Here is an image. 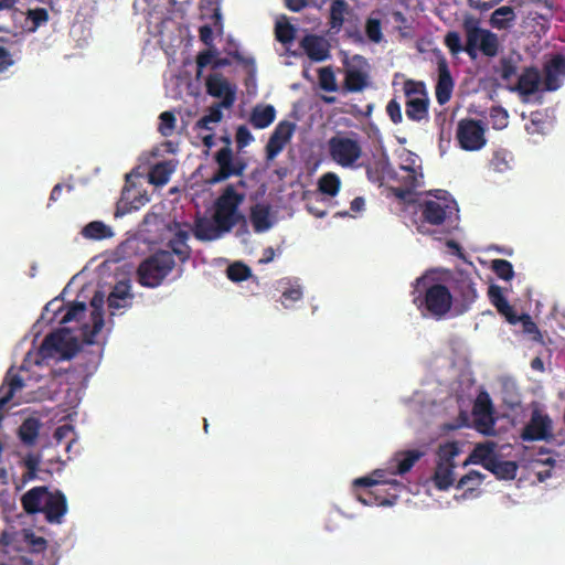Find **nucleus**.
<instances>
[{
  "instance_id": "f257e3e1",
  "label": "nucleus",
  "mask_w": 565,
  "mask_h": 565,
  "mask_svg": "<svg viewBox=\"0 0 565 565\" xmlns=\"http://www.w3.org/2000/svg\"><path fill=\"white\" fill-rule=\"evenodd\" d=\"M423 456L424 452L420 450L397 451L387 462V467L385 469H377L373 472V476L376 478L364 477L355 479L353 481V487L373 488L390 484L396 490L402 489L404 486L401 482L386 479V476L395 477L408 473V471H411L416 465V461H418Z\"/></svg>"
},
{
  "instance_id": "f03ea898",
  "label": "nucleus",
  "mask_w": 565,
  "mask_h": 565,
  "mask_svg": "<svg viewBox=\"0 0 565 565\" xmlns=\"http://www.w3.org/2000/svg\"><path fill=\"white\" fill-rule=\"evenodd\" d=\"M245 194L236 192L234 185H226L214 203V221L221 230L230 232L236 224L244 221L239 205L244 202Z\"/></svg>"
},
{
  "instance_id": "7ed1b4c3",
  "label": "nucleus",
  "mask_w": 565,
  "mask_h": 565,
  "mask_svg": "<svg viewBox=\"0 0 565 565\" xmlns=\"http://www.w3.org/2000/svg\"><path fill=\"white\" fill-rule=\"evenodd\" d=\"M175 262L169 250H159L143 259L137 268L138 282L157 288L174 268Z\"/></svg>"
},
{
  "instance_id": "20e7f679",
  "label": "nucleus",
  "mask_w": 565,
  "mask_h": 565,
  "mask_svg": "<svg viewBox=\"0 0 565 565\" xmlns=\"http://www.w3.org/2000/svg\"><path fill=\"white\" fill-rule=\"evenodd\" d=\"M406 116L409 120L420 122L428 119L429 97L423 82L407 79L404 83Z\"/></svg>"
},
{
  "instance_id": "39448f33",
  "label": "nucleus",
  "mask_w": 565,
  "mask_h": 565,
  "mask_svg": "<svg viewBox=\"0 0 565 565\" xmlns=\"http://www.w3.org/2000/svg\"><path fill=\"white\" fill-rule=\"evenodd\" d=\"M454 297L447 286L434 284L425 290L424 297L418 301L417 308H423L436 319H443L450 311Z\"/></svg>"
},
{
  "instance_id": "423d86ee",
  "label": "nucleus",
  "mask_w": 565,
  "mask_h": 565,
  "mask_svg": "<svg viewBox=\"0 0 565 565\" xmlns=\"http://www.w3.org/2000/svg\"><path fill=\"white\" fill-rule=\"evenodd\" d=\"M328 147L332 160L344 168L354 167L362 156V148L358 140L348 136L331 137Z\"/></svg>"
},
{
  "instance_id": "0eeeda50",
  "label": "nucleus",
  "mask_w": 565,
  "mask_h": 565,
  "mask_svg": "<svg viewBox=\"0 0 565 565\" xmlns=\"http://www.w3.org/2000/svg\"><path fill=\"white\" fill-rule=\"evenodd\" d=\"M486 128L478 119L465 118L458 121L456 139L465 151H479L487 142Z\"/></svg>"
},
{
  "instance_id": "6e6552de",
  "label": "nucleus",
  "mask_w": 565,
  "mask_h": 565,
  "mask_svg": "<svg viewBox=\"0 0 565 565\" xmlns=\"http://www.w3.org/2000/svg\"><path fill=\"white\" fill-rule=\"evenodd\" d=\"M451 289L458 312L463 313L470 310L471 305L478 298L477 285L471 276L463 271H459L451 280Z\"/></svg>"
},
{
  "instance_id": "1a4fd4ad",
  "label": "nucleus",
  "mask_w": 565,
  "mask_h": 565,
  "mask_svg": "<svg viewBox=\"0 0 565 565\" xmlns=\"http://www.w3.org/2000/svg\"><path fill=\"white\" fill-rule=\"evenodd\" d=\"M215 161L218 170L211 178V184H217L232 178V175H243L247 164L241 160L235 159L231 148L223 147L216 154Z\"/></svg>"
},
{
  "instance_id": "9d476101",
  "label": "nucleus",
  "mask_w": 565,
  "mask_h": 565,
  "mask_svg": "<svg viewBox=\"0 0 565 565\" xmlns=\"http://www.w3.org/2000/svg\"><path fill=\"white\" fill-rule=\"evenodd\" d=\"M351 61L345 68L343 87L349 93H359L369 86L367 61L361 55H354Z\"/></svg>"
},
{
  "instance_id": "9b49d317",
  "label": "nucleus",
  "mask_w": 565,
  "mask_h": 565,
  "mask_svg": "<svg viewBox=\"0 0 565 565\" xmlns=\"http://www.w3.org/2000/svg\"><path fill=\"white\" fill-rule=\"evenodd\" d=\"M520 436L523 440H550L553 436L550 416L540 409H534Z\"/></svg>"
},
{
  "instance_id": "f8f14e48",
  "label": "nucleus",
  "mask_w": 565,
  "mask_h": 565,
  "mask_svg": "<svg viewBox=\"0 0 565 565\" xmlns=\"http://www.w3.org/2000/svg\"><path fill=\"white\" fill-rule=\"evenodd\" d=\"M206 93L213 97L221 98L220 104L224 108L231 107L235 102L236 88L222 73H211L205 78Z\"/></svg>"
},
{
  "instance_id": "ddd939ff",
  "label": "nucleus",
  "mask_w": 565,
  "mask_h": 565,
  "mask_svg": "<svg viewBox=\"0 0 565 565\" xmlns=\"http://www.w3.org/2000/svg\"><path fill=\"white\" fill-rule=\"evenodd\" d=\"M295 129L296 125L288 120H282L276 126L265 147L266 160L271 161L284 151Z\"/></svg>"
},
{
  "instance_id": "4468645a",
  "label": "nucleus",
  "mask_w": 565,
  "mask_h": 565,
  "mask_svg": "<svg viewBox=\"0 0 565 565\" xmlns=\"http://www.w3.org/2000/svg\"><path fill=\"white\" fill-rule=\"evenodd\" d=\"M66 348L65 332L57 330L46 334L38 349L35 363L55 358L56 354H64Z\"/></svg>"
},
{
  "instance_id": "2eb2a0df",
  "label": "nucleus",
  "mask_w": 565,
  "mask_h": 565,
  "mask_svg": "<svg viewBox=\"0 0 565 565\" xmlns=\"http://www.w3.org/2000/svg\"><path fill=\"white\" fill-rule=\"evenodd\" d=\"M544 88L547 92L557 90L562 86V76H565V56L554 55L544 65Z\"/></svg>"
},
{
  "instance_id": "dca6fc26",
  "label": "nucleus",
  "mask_w": 565,
  "mask_h": 565,
  "mask_svg": "<svg viewBox=\"0 0 565 565\" xmlns=\"http://www.w3.org/2000/svg\"><path fill=\"white\" fill-rule=\"evenodd\" d=\"M542 84L541 73L537 67H525L519 75L514 86H510L511 92H518L521 96H530L540 90Z\"/></svg>"
},
{
  "instance_id": "f3484780",
  "label": "nucleus",
  "mask_w": 565,
  "mask_h": 565,
  "mask_svg": "<svg viewBox=\"0 0 565 565\" xmlns=\"http://www.w3.org/2000/svg\"><path fill=\"white\" fill-rule=\"evenodd\" d=\"M422 220L431 225H441L451 214L450 206L445 202L426 200L419 204Z\"/></svg>"
},
{
  "instance_id": "a211bd4d",
  "label": "nucleus",
  "mask_w": 565,
  "mask_h": 565,
  "mask_svg": "<svg viewBox=\"0 0 565 565\" xmlns=\"http://www.w3.org/2000/svg\"><path fill=\"white\" fill-rule=\"evenodd\" d=\"M437 68L438 82L435 88V94L437 102L440 105H445L450 99L454 89V81L448 68L447 58L445 56L438 58Z\"/></svg>"
},
{
  "instance_id": "6ab92c4d",
  "label": "nucleus",
  "mask_w": 565,
  "mask_h": 565,
  "mask_svg": "<svg viewBox=\"0 0 565 565\" xmlns=\"http://www.w3.org/2000/svg\"><path fill=\"white\" fill-rule=\"evenodd\" d=\"M66 511V498L63 492H49L44 500L42 512L46 521L50 523H61Z\"/></svg>"
},
{
  "instance_id": "aec40b11",
  "label": "nucleus",
  "mask_w": 565,
  "mask_h": 565,
  "mask_svg": "<svg viewBox=\"0 0 565 565\" xmlns=\"http://www.w3.org/2000/svg\"><path fill=\"white\" fill-rule=\"evenodd\" d=\"M24 387V382L19 373H14L13 369H9L4 380L0 386V423L2 420L1 409L14 396L17 392ZM2 452V444L0 441V456Z\"/></svg>"
},
{
  "instance_id": "412c9836",
  "label": "nucleus",
  "mask_w": 565,
  "mask_h": 565,
  "mask_svg": "<svg viewBox=\"0 0 565 565\" xmlns=\"http://www.w3.org/2000/svg\"><path fill=\"white\" fill-rule=\"evenodd\" d=\"M301 47L311 61L322 62L330 56V46L328 41L321 35H306L301 40Z\"/></svg>"
},
{
  "instance_id": "4be33fe9",
  "label": "nucleus",
  "mask_w": 565,
  "mask_h": 565,
  "mask_svg": "<svg viewBox=\"0 0 565 565\" xmlns=\"http://www.w3.org/2000/svg\"><path fill=\"white\" fill-rule=\"evenodd\" d=\"M223 233L226 232L215 223L214 216L212 220L202 217L194 222L193 235L200 241H214L220 238Z\"/></svg>"
},
{
  "instance_id": "5701e85b",
  "label": "nucleus",
  "mask_w": 565,
  "mask_h": 565,
  "mask_svg": "<svg viewBox=\"0 0 565 565\" xmlns=\"http://www.w3.org/2000/svg\"><path fill=\"white\" fill-rule=\"evenodd\" d=\"M47 488L34 487L33 489L25 492L21 499L23 510L28 514H36L43 512V503L47 497Z\"/></svg>"
},
{
  "instance_id": "b1692460",
  "label": "nucleus",
  "mask_w": 565,
  "mask_h": 565,
  "mask_svg": "<svg viewBox=\"0 0 565 565\" xmlns=\"http://www.w3.org/2000/svg\"><path fill=\"white\" fill-rule=\"evenodd\" d=\"M250 222L254 226V232L263 233L268 231L274 222L270 215V205L264 203H256L250 207Z\"/></svg>"
},
{
  "instance_id": "393cba45",
  "label": "nucleus",
  "mask_w": 565,
  "mask_h": 565,
  "mask_svg": "<svg viewBox=\"0 0 565 565\" xmlns=\"http://www.w3.org/2000/svg\"><path fill=\"white\" fill-rule=\"evenodd\" d=\"M276 119V108L271 104H257L252 110L249 122L256 129L270 126Z\"/></svg>"
},
{
  "instance_id": "a878e982",
  "label": "nucleus",
  "mask_w": 565,
  "mask_h": 565,
  "mask_svg": "<svg viewBox=\"0 0 565 565\" xmlns=\"http://www.w3.org/2000/svg\"><path fill=\"white\" fill-rule=\"evenodd\" d=\"M189 233L184 230L178 231L172 238L169 239L167 246L170 253L179 257L182 263H185L191 257V247L188 244Z\"/></svg>"
},
{
  "instance_id": "bb28decb",
  "label": "nucleus",
  "mask_w": 565,
  "mask_h": 565,
  "mask_svg": "<svg viewBox=\"0 0 565 565\" xmlns=\"http://www.w3.org/2000/svg\"><path fill=\"white\" fill-rule=\"evenodd\" d=\"M497 457L495 455V444L494 443H484L476 446L473 451L470 454L468 460H466L465 465L469 462H473L477 465H481L484 469H488V463L492 462Z\"/></svg>"
},
{
  "instance_id": "cd10ccee",
  "label": "nucleus",
  "mask_w": 565,
  "mask_h": 565,
  "mask_svg": "<svg viewBox=\"0 0 565 565\" xmlns=\"http://www.w3.org/2000/svg\"><path fill=\"white\" fill-rule=\"evenodd\" d=\"M463 28L467 34V41L465 45V52L470 58L475 60L478 57V51L480 50L481 36L484 29L466 21Z\"/></svg>"
},
{
  "instance_id": "c85d7f7f",
  "label": "nucleus",
  "mask_w": 565,
  "mask_h": 565,
  "mask_svg": "<svg viewBox=\"0 0 565 565\" xmlns=\"http://www.w3.org/2000/svg\"><path fill=\"white\" fill-rule=\"evenodd\" d=\"M499 480L511 481L516 476L518 465L511 460H500L498 456L488 463V469Z\"/></svg>"
},
{
  "instance_id": "c756f323",
  "label": "nucleus",
  "mask_w": 565,
  "mask_h": 565,
  "mask_svg": "<svg viewBox=\"0 0 565 565\" xmlns=\"http://www.w3.org/2000/svg\"><path fill=\"white\" fill-rule=\"evenodd\" d=\"M349 9L350 6L345 0H332L329 12V26L334 33H338L343 26Z\"/></svg>"
},
{
  "instance_id": "7c9ffc66",
  "label": "nucleus",
  "mask_w": 565,
  "mask_h": 565,
  "mask_svg": "<svg viewBox=\"0 0 565 565\" xmlns=\"http://www.w3.org/2000/svg\"><path fill=\"white\" fill-rule=\"evenodd\" d=\"M455 463H440L437 462L433 481L437 489L447 490L454 484V468Z\"/></svg>"
},
{
  "instance_id": "2f4dec72",
  "label": "nucleus",
  "mask_w": 565,
  "mask_h": 565,
  "mask_svg": "<svg viewBox=\"0 0 565 565\" xmlns=\"http://www.w3.org/2000/svg\"><path fill=\"white\" fill-rule=\"evenodd\" d=\"M515 20V13L511 6L497 8L490 18V25L498 30L509 29Z\"/></svg>"
},
{
  "instance_id": "473e14b6",
  "label": "nucleus",
  "mask_w": 565,
  "mask_h": 565,
  "mask_svg": "<svg viewBox=\"0 0 565 565\" xmlns=\"http://www.w3.org/2000/svg\"><path fill=\"white\" fill-rule=\"evenodd\" d=\"M129 289H130L129 282H127V281L117 282L108 296V299H107L108 306L110 308H115L116 310H118V308H126L127 300L129 298H131Z\"/></svg>"
},
{
  "instance_id": "72a5a7b5",
  "label": "nucleus",
  "mask_w": 565,
  "mask_h": 565,
  "mask_svg": "<svg viewBox=\"0 0 565 565\" xmlns=\"http://www.w3.org/2000/svg\"><path fill=\"white\" fill-rule=\"evenodd\" d=\"M40 430V422L34 417L25 419L19 427L20 440L25 446H34Z\"/></svg>"
},
{
  "instance_id": "f704fd0d",
  "label": "nucleus",
  "mask_w": 565,
  "mask_h": 565,
  "mask_svg": "<svg viewBox=\"0 0 565 565\" xmlns=\"http://www.w3.org/2000/svg\"><path fill=\"white\" fill-rule=\"evenodd\" d=\"M341 189L340 177L335 172H326L318 180V190L329 196H335Z\"/></svg>"
},
{
  "instance_id": "c9c22d12",
  "label": "nucleus",
  "mask_w": 565,
  "mask_h": 565,
  "mask_svg": "<svg viewBox=\"0 0 565 565\" xmlns=\"http://www.w3.org/2000/svg\"><path fill=\"white\" fill-rule=\"evenodd\" d=\"M172 168L170 162L161 161L154 164L149 172V182L157 186H162L169 182Z\"/></svg>"
},
{
  "instance_id": "e433bc0d",
  "label": "nucleus",
  "mask_w": 565,
  "mask_h": 565,
  "mask_svg": "<svg viewBox=\"0 0 565 565\" xmlns=\"http://www.w3.org/2000/svg\"><path fill=\"white\" fill-rule=\"evenodd\" d=\"M82 234L84 237L92 239H103L114 235L111 227L100 221H94L85 225Z\"/></svg>"
},
{
  "instance_id": "4c0bfd02",
  "label": "nucleus",
  "mask_w": 565,
  "mask_h": 565,
  "mask_svg": "<svg viewBox=\"0 0 565 565\" xmlns=\"http://www.w3.org/2000/svg\"><path fill=\"white\" fill-rule=\"evenodd\" d=\"M406 170L409 171V174L407 177V188H393L392 192L393 194L404 201V202H412L414 200V190L415 188L419 186L417 182L416 171L413 168H406Z\"/></svg>"
},
{
  "instance_id": "58836bf2",
  "label": "nucleus",
  "mask_w": 565,
  "mask_h": 565,
  "mask_svg": "<svg viewBox=\"0 0 565 565\" xmlns=\"http://www.w3.org/2000/svg\"><path fill=\"white\" fill-rule=\"evenodd\" d=\"M21 543L28 548L31 553H41L46 550L47 542L43 536L35 535L34 532L30 529H24L21 532Z\"/></svg>"
},
{
  "instance_id": "ea45409f",
  "label": "nucleus",
  "mask_w": 565,
  "mask_h": 565,
  "mask_svg": "<svg viewBox=\"0 0 565 565\" xmlns=\"http://www.w3.org/2000/svg\"><path fill=\"white\" fill-rule=\"evenodd\" d=\"M479 51L487 57H494L499 53V39L498 35L489 30H483Z\"/></svg>"
},
{
  "instance_id": "a19ab883",
  "label": "nucleus",
  "mask_w": 565,
  "mask_h": 565,
  "mask_svg": "<svg viewBox=\"0 0 565 565\" xmlns=\"http://www.w3.org/2000/svg\"><path fill=\"white\" fill-rule=\"evenodd\" d=\"M279 285L284 288L281 294V303L285 308H289L290 303L302 298V288L300 285H291L288 280H281L279 281Z\"/></svg>"
},
{
  "instance_id": "79ce46f5",
  "label": "nucleus",
  "mask_w": 565,
  "mask_h": 565,
  "mask_svg": "<svg viewBox=\"0 0 565 565\" xmlns=\"http://www.w3.org/2000/svg\"><path fill=\"white\" fill-rule=\"evenodd\" d=\"M222 107L221 104H214L209 108L206 115L202 116L196 122L195 128L212 130L211 124H217L222 121Z\"/></svg>"
},
{
  "instance_id": "37998d69",
  "label": "nucleus",
  "mask_w": 565,
  "mask_h": 565,
  "mask_svg": "<svg viewBox=\"0 0 565 565\" xmlns=\"http://www.w3.org/2000/svg\"><path fill=\"white\" fill-rule=\"evenodd\" d=\"M226 276L233 282H242L252 277V269L246 264L237 262L227 266Z\"/></svg>"
},
{
  "instance_id": "c03bdc74",
  "label": "nucleus",
  "mask_w": 565,
  "mask_h": 565,
  "mask_svg": "<svg viewBox=\"0 0 565 565\" xmlns=\"http://www.w3.org/2000/svg\"><path fill=\"white\" fill-rule=\"evenodd\" d=\"M318 81H320V88L324 92H337L338 85L335 81L334 72L331 67H321L318 71Z\"/></svg>"
},
{
  "instance_id": "a18cd8bd",
  "label": "nucleus",
  "mask_w": 565,
  "mask_h": 565,
  "mask_svg": "<svg viewBox=\"0 0 565 565\" xmlns=\"http://www.w3.org/2000/svg\"><path fill=\"white\" fill-rule=\"evenodd\" d=\"M491 269L497 274V277L502 280L511 281L514 277L512 264L507 259H493L491 262Z\"/></svg>"
},
{
  "instance_id": "49530a36",
  "label": "nucleus",
  "mask_w": 565,
  "mask_h": 565,
  "mask_svg": "<svg viewBox=\"0 0 565 565\" xmlns=\"http://www.w3.org/2000/svg\"><path fill=\"white\" fill-rule=\"evenodd\" d=\"M177 118L171 110H164L159 116V131L163 137H169L174 132Z\"/></svg>"
},
{
  "instance_id": "de8ad7c7",
  "label": "nucleus",
  "mask_w": 565,
  "mask_h": 565,
  "mask_svg": "<svg viewBox=\"0 0 565 565\" xmlns=\"http://www.w3.org/2000/svg\"><path fill=\"white\" fill-rule=\"evenodd\" d=\"M438 462L440 463H455L454 459L460 454L459 447L456 443H446L438 449Z\"/></svg>"
},
{
  "instance_id": "09e8293b",
  "label": "nucleus",
  "mask_w": 565,
  "mask_h": 565,
  "mask_svg": "<svg viewBox=\"0 0 565 565\" xmlns=\"http://www.w3.org/2000/svg\"><path fill=\"white\" fill-rule=\"evenodd\" d=\"M26 18L31 22V31H35L39 26L49 21V11L45 8H33L26 11Z\"/></svg>"
},
{
  "instance_id": "8fccbe9b",
  "label": "nucleus",
  "mask_w": 565,
  "mask_h": 565,
  "mask_svg": "<svg viewBox=\"0 0 565 565\" xmlns=\"http://www.w3.org/2000/svg\"><path fill=\"white\" fill-rule=\"evenodd\" d=\"M444 45L452 56H457L459 53L465 52V46L461 44V36L457 31L447 32L446 36H444Z\"/></svg>"
},
{
  "instance_id": "3c124183",
  "label": "nucleus",
  "mask_w": 565,
  "mask_h": 565,
  "mask_svg": "<svg viewBox=\"0 0 565 565\" xmlns=\"http://www.w3.org/2000/svg\"><path fill=\"white\" fill-rule=\"evenodd\" d=\"M86 312L85 302H73L67 307L66 312L62 316V323L81 320Z\"/></svg>"
},
{
  "instance_id": "603ef678",
  "label": "nucleus",
  "mask_w": 565,
  "mask_h": 565,
  "mask_svg": "<svg viewBox=\"0 0 565 565\" xmlns=\"http://www.w3.org/2000/svg\"><path fill=\"white\" fill-rule=\"evenodd\" d=\"M490 119L494 129H503L509 124V114L502 106H492L490 109Z\"/></svg>"
},
{
  "instance_id": "864d4df0",
  "label": "nucleus",
  "mask_w": 565,
  "mask_h": 565,
  "mask_svg": "<svg viewBox=\"0 0 565 565\" xmlns=\"http://www.w3.org/2000/svg\"><path fill=\"white\" fill-rule=\"evenodd\" d=\"M483 480V476L481 472H478V470H470L466 473L462 478L459 479L457 483V489H465L472 491L475 487H478L481 484Z\"/></svg>"
},
{
  "instance_id": "5fc2aeb1",
  "label": "nucleus",
  "mask_w": 565,
  "mask_h": 565,
  "mask_svg": "<svg viewBox=\"0 0 565 565\" xmlns=\"http://www.w3.org/2000/svg\"><path fill=\"white\" fill-rule=\"evenodd\" d=\"M295 33H296L295 28L287 21L276 23V26H275L276 39L279 42L284 43L285 45L287 43H290L294 40Z\"/></svg>"
},
{
  "instance_id": "6e6d98bb",
  "label": "nucleus",
  "mask_w": 565,
  "mask_h": 565,
  "mask_svg": "<svg viewBox=\"0 0 565 565\" xmlns=\"http://www.w3.org/2000/svg\"><path fill=\"white\" fill-rule=\"evenodd\" d=\"M365 33L367 38L379 43L383 40V31L381 30V20L379 19H367L365 23Z\"/></svg>"
},
{
  "instance_id": "4d7b16f0",
  "label": "nucleus",
  "mask_w": 565,
  "mask_h": 565,
  "mask_svg": "<svg viewBox=\"0 0 565 565\" xmlns=\"http://www.w3.org/2000/svg\"><path fill=\"white\" fill-rule=\"evenodd\" d=\"M523 326L524 332L532 334L534 341H542V333L529 315L520 316V321Z\"/></svg>"
},
{
  "instance_id": "13d9d810",
  "label": "nucleus",
  "mask_w": 565,
  "mask_h": 565,
  "mask_svg": "<svg viewBox=\"0 0 565 565\" xmlns=\"http://www.w3.org/2000/svg\"><path fill=\"white\" fill-rule=\"evenodd\" d=\"M235 138H236V145H237L238 150H242V149L248 147L250 145V142L254 140L253 134L244 125H241L237 127Z\"/></svg>"
},
{
  "instance_id": "bf43d9fd",
  "label": "nucleus",
  "mask_w": 565,
  "mask_h": 565,
  "mask_svg": "<svg viewBox=\"0 0 565 565\" xmlns=\"http://www.w3.org/2000/svg\"><path fill=\"white\" fill-rule=\"evenodd\" d=\"M385 111L394 125H398L403 121L402 107L395 98L388 100L385 107Z\"/></svg>"
},
{
  "instance_id": "052dcab7",
  "label": "nucleus",
  "mask_w": 565,
  "mask_h": 565,
  "mask_svg": "<svg viewBox=\"0 0 565 565\" xmlns=\"http://www.w3.org/2000/svg\"><path fill=\"white\" fill-rule=\"evenodd\" d=\"M210 8L213 11L212 20L215 26L222 25V13L220 8V0H201L200 9L203 12L204 8Z\"/></svg>"
},
{
  "instance_id": "680f3d73",
  "label": "nucleus",
  "mask_w": 565,
  "mask_h": 565,
  "mask_svg": "<svg viewBox=\"0 0 565 565\" xmlns=\"http://www.w3.org/2000/svg\"><path fill=\"white\" fill-rule=\"evenodd\" d=\"M488 297H489L490 302L495 308H499L500 306H503L507 302H509L508 298L503 294L502 288L497 285H491L488 288Z\"/></svg>"
},
{
  "instance_id": "e2e57ef3",
  "label": "nucleus",
  "mask_w": 565,
  "mask_h": 565,
  "mask_svg": "<svg viewBox=\"0 0 565 565\" xmlns=\"http://www.w3.org/2000/svg\"><path fill=\"white\" fill-rule=\"evenodd\" d=\"M488 297H489L490 302L495 308H499L500 306H503L507 302H509L508 298L503 294L502 288L497 285H491L488 288Z\"/></svg>"
},
{
  "instance_id": "0e129e2a",
  "label": "nucleus",
  "mask_w": 565,
  "mask_h": 565,
  "mask_svg": "<svg viewBox=\"0 0 565 565\" xmlns=\"http://www.w3.org/2000/svg\"><path fill=\"white\" fill-rule=\"evenodd\" d=\"M515 73L516 66L511 58L504 57L500 61V77L502 81L509 83Z\"/></svg>"
},
{
  "instance_id": "69168bd1",
  "label": "nucleus",
  "mask_w": 565,
  "mask_h": 565,
  "mask_svg": "<svg viewBox=\"0 0 565 565\" xmlns=\"http://www.w3.org/2000/svg\"><path fill=\"white\" fill-rule=\"evenodd\" d=\"M491 413L492 403L489 395L487 393L480 394L475 405V414L491 415Z\"/></svg>"
},
{
  "instance_id": "338daca9",
  "label": "nucleus",
  "mask_w": 565,
  "mask_h": 565,
  "mask_svg": "<svg viewBox=\"0 0 565 565\" xmlns=\"http://www.w3.org/2000/svg\"><path fill=\"white\" fill-rule=\"evenodd\" d=\"M40 461H41L40 455L31 454L25 457L24 465L28 468V473L25 475V479L33 480L35 478Z\"/></svg>"
},
{
  "instance_id": "774afa93",
  "label": "nucleus",
  "mask_w": 565,
  "mask_h": 565,
  "mask_svg": "<svg viewBox=\"0 0 565 565\" xmlns=\"http://www.w3.org/2000/svg\"><path fill=\"white\" fill-rule=\"evenodd\" d=\"M215 54L216 53L212 50H206V51L200 52L198 54L196 60H195L198 74H200L202 72V70L205 66H207L209 64H211V63L213 64Z\"/></svg>"
}]
</instances>
